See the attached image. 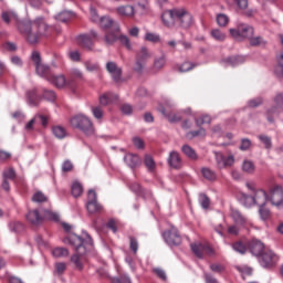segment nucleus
<instances>
[{"mask_svg": "<svg viewBox=\"0 0 283 283\" xmlns=\"http://www.w3.org/2000/svg\"><path fill=\"white\" fill-rule=\"evenodd\" d=\"M48 81L59 90H63L65 86L72 87V82L65 80V75H51L48 77Z\"/></svg>", "mask_w": 283, "mask_h": 283, "instance_id": "13", "label": "nucleus"}, {"mask_svg": "<svg viewBox=\"0 0 283 283\" xmlns=\"http://www.w3.org/2000/svg\"><path fill=\"white\" fill-rule=\"evenodd\" d=\"M124 161L126 163L127 167L133 170L138 169V167L143 165V159H140V157L135 154H126L124 156Z\"/></svg>", "mask_w": 283, "mask_h": 283, "instance_id": "17", "label": "nucleus"}, {"mask_svg": "<svg viewBox=\"0 0 283 283\" xmlns=\"http://www.w3.org/2000/svg\"><path fill=\"white\" fill-rule=\"evenodd\" d=\"M70 125L74 129L83 132L85 136H94L96 134L92 119L83 114H77L71 117Z\"/></svg>", "mask_w": 283, "mask_h": 283, "instance_id": "3", "label": "nucleus"}, {"mask_svg": "<svg viewBox=\"0 0 283 283\" xmlns=\"http://www.w3.org/2000/svg\"><path fill=\"white\" fill-rule=\"evenodd\" d=\"M84 66L86 67L87 72H98L101 70L98 63H94L92 61H86Z\"/></svg>", "mask_w": 283, "mask_h": 283, "instance_id": "52", "label": "nucleus"}, {"mask_svg": "<svg viewBox=\"0 0 283 283\" xmlns=\"http://www.w3.org/2000/svg\"><path fill=\"white\" fill-rule=\"evenodd\" d=\"M32 202H36L38 205H43V202H48V196L43 193L42 191H36L32 196Z\"/></svg>", "mask_w": 283, "mask_h": 283, "instance_id": "39", "label": "nucleus"}, {"mask_svg": "<svg viewBox=\"0 0 283 283\" xmlns=\"http://www.w3.org/2000/svg\"><path fill=\"white\" fill-rule=\"evenodd\" d=\"M245 61L247 59L243 55H233L224 59L223 63H226V65H230V67H238V65H242Z\"/></svg>", "mask_w": 283, "mask_h": 283, "instance_id": "23", "label": "nucleus"}, {"mask_svg": "<svg viewBox=\"0 0 283 283\" xmlns=\"http://www.w3.org/2000/svg\"><path fill=\"white\" fill-rule=\"evenodd\" d=\"M177 17V25L187 30L193 25V15L189 13V11L185 9H177L176 11Z\"/></svg>", "mask_w": 283, "mask_h": 283, "instance_id": "7", "label": "nucleus"}, {"mask_svg": "<svg viewBox=\"0 0 283 283\" xmlns=\"http://www.w3.org/2000/svg\"><path fill=\"white\" fill-rule=\"evenodd\" d=\"M217 23L221 28H224V25H227V23H229V17H227V14H224V13L218 14L217 15Z\"/></svg>", "mask_w": 283, "mask_h": 283, "instance_id": "57", "label": "nucleus"}, {"mask_svg": "<svg viewBox=\"0 0 283 283\" xmlns=\"http://www.w3.org/2000/svg\"><path fill=\"white\" fill-rule=\"evenodd\" d=\"M27 96L29 105L32 107H36V105H39V96H36V90L27 92Z\"/></svg>", "mask_w": 283, "mask_h": 283, "instance_id": "35", "label": "nucleus"}, {"mask_svg": "<svg viewBox=\"0 0 283 283\" xmlns=\"http://www.w3.org/2000/svg\"><path fill=\"white\" fill-rule=\"evenodd\" d=\"M251 145H252L251 139L242 138L241 139V145L239 146V149L241 151H249V149H251Z\"/></svg>", "mask_w": 283, "mask_h": 283, "instance_id": "56", "label": "nucleus"}, {"mask_svg": "<svg viewBox=\"0 0 283 283\" xmlns=\"http://www.w3.org/2000/svg\"><path fill=\"white\" fill-rule=\"evenodd\" d=\"M116 101H118V95L115 93L109 92L99 96L101 105H109L111 103H116Z\"/></svg>", "mask_w": 283, "mask_h": 283, "instance_id": "24", "label": "nucleus"}, {"mask_svg": "<svg viewBox=\"0 0 283 283\" xmlns=\"http://www.w3.org/2000/svg\"><path fill=\"white\" fill-rule=\"evenodd\" d=\"M199 202H200V206L202 207V209H208L211 205V200L205 193L200 195Z\"/></svg>", "mask_w": 283, "mask_h": 283, "instance_id": "53", "label": "nucleus"}, {"mask_svg": "<svg viewBox=\"0 0 283 283\" xmlns=\"http://www.w3.org/2000/svg\"><path fill=\"white\" fill-rule=\"evenodd\" d=\"M214 158L219 169L233 167V164L235 163V157H233V155L224 157L222 153H218V151H214Z\"/></svg>", "mask_w": 283, "mask_h": 283, "instance_id": "11", "label": "nucleus"}, {"mask_svg": "<svg viewBox=\"0 0 283 283\" xmlns=\"http://www.w3.org/2000/svg\"><path fill=\"white\" fill-rule=\"evenodd\" d=\"M145 41H149V43H160V34L147 32L145 34Z\"/></svg>", "mask_w": 283, "mask_h": 283, "instance_id": "45", "label": "nucleus"}, {"mask_svg": "<svg viewBox=\"0 0 283 283\" xmlns=\"http://www.w3.org/2000/svg\"><path fill=\"white\" fill-rule=\"evenodd\" d=\"M263 103L264 99H262V97H256L248 102V107H260Z\"/></svg>", "mask_w": 283, "mask_h": 283, "instance_id": "63", "label": "nucleus"}, {"mask_svg": "<svg viewBox=\"0 0 283 283\" xmlns=\"http://www.w3.org/2000/svg\"><path fill=\"white\" fill-rule=\"evenodd\" d=\"M167 163L172 169H180V167H182V159L180 158V154L176 150L169 153Z\"/></svg>", "mask_w": 283, "mask_h": 283, "instance_id": "21", "label": "nucleus"}, {"mask_svg": "<svg viewBox=\"0 0 283 283\" xmlns=\"http://www.w3.org/2000/svg\"><path fill=\"white\" fill-rule=\"evenodd\" d=\"M27 220L30 224H33V227H39V224H43V214H41L38 209L29 210Z\"/></svg>", "mask_w": 283, "mask_h": 283, "instance_id": "20", "label": "nucleus"}, {"mask_svg": "<svg viewBox=\"0 0 283 283\" xmlns=\"http://www.w3.org/2000/svg\"><path fill=\"white\" fill-rule=\"evenodd\" d=\"M74 78L80 81L83 80V72L80 69H71L69 78V81H71V86L74 85Z\"/></svg>", "mask_w": 283, "mask_h": 283, "instance_id": "38", "label": "nucleus"}, {"mask_svg": "<svg viewBox=\"0 0 283 283\" xmlns=\"http://www.w3.org/2000/svg\"><path fill=\"white\" fill-rule=\"evenodd\" d=\"M64 244H70L76 252V254L71 256V262L74 264L77 271H83V262H81V256L87 255L92 249H94V241L92 237L87 233H84V237L71 233L63 239Z\"/></svg>", "mask_w": 283, "mask_h": 283, "instance_id": "1", "label": "nucleus"}, {"mask_svg": "<svg viewBox=\"0 0 283 283\" xmlns=\"http://www.w3.org/2000/svg\"><path fill=\"white\" fill-rule=\"evenodd\" d=\"M116 12L117 14H119V17L132 18L134 17V14H136V9L134 8V6L126 4L117 7Z\"/></svg>", "mask_w": 283, "mask_h": 283, "instance_id": "22", "label": "nucleus"}, {"mask_svg": "<svg viewBox=\"0 0 283 283\" xmlns=\"http://www.w3.org/2000/svg\"><path fill=\"white\" fill-rule=\"evenodd\" d=\"M188 138H196V136H207V130L205 128H199L198 130H192L187 134Z\"/></svg>", "mask_w": 283, "mask_h": 283, "instance_id": "62", "label": "nucleus"}, {"mask_svg": "<svg viewBox=\"0 0 283 283\" xmlns=\"http://www.w3.org/2000/svg\"><path fill=\"white\" fill-rule=\"evenodd\" d=\"M86 209L88 213H98L99 211H103V206L98 203L96 200V191L90 190L88 191V202L86 205Z\"/></svg>", "mask_w": 283, "mask_h": 283, "instance_id": "12", "label": "nucleus"}, {"mask_svg": "<svg viewBox=\"0 0 283 283\" xmlns=\"http://www.w3.org/2000/svg\"><path fill=\"white\" fill-rule=\"evenodd\" d=\"M154 273L157 275V277H159V280L167 282V273L165 272V270L156 268L154 269Z\"/></svg>", "mask_w": 283, "mask_h": 283, "instance_id": "64", "label": "nucleus"}, {"mask_svg": "<svg viewBox=\"0 0 283 283\" xmlns=\"http://www.w3.org/2000/svg\"><path fill=\"white\" fill-rule=\"evenodd\" d=\"M210 35L214 41L222 43L227 40V33L222 32L220 29H213L210 31Z\"/></svg>", "mask_w": 283, "mask_h": 283, "instance_id": "30", "label": "nucleus"}, {"mask_svg": "<svg viewBox=\"0 0 283 283\" xmlns=\"http://www.w3.org/2000/svg\"><path fill=\"white\" fill-rule=\"evenodd\" d=\"M276 262L277 255H275L273 251H266L262 254L261 266H263V269H269V266H273Z\"/></svg>", "mask_w": 283, "mask_h": 283, "instance_id": "19", "label": "nucleus"}, {"mask_svg": "<svg viewBox=\"0 0 283 283\" xmlns=\"http://www.w3.org/2000/svg\"><path fill=\"white\" fill-rule=\"evenodd\" d=\"M176 12H178V9L167 10L161 14V21L166 28H174V25H176Z\"/></svg>", "mask_w": 283, "mask_h": 283, "instance_id": "14", "label": "nucleus"}, {"mask_svg": "<svg viewBox=\"0 0 283 283\" xmlns=\"http://www.w3.org/2000/svg\"><path fill=\"white\" fill-rule=\"evenodd\" d=\"M201 174L206 180H216V172L209 168H202Z\"/></svg>", "mask_w": 283, "mask_h": 283, "instance_id": "50", "label": "nucleus"}, {"mask_svg": "<svg viewBox=\"0 0 283 283\" xmlns=\"http://www.w3.org/2000/svg\"><path fill=\"white\" fill-rule=\"evenodd\" d=\"M117 41H119L125 49L132 50V41H129V36L120 34L118 35Z\"/></svg>", "mask_w": 283, "mask_h": 283, "instance_id": "47", "label": "nucleus"}, {"mask_svg": "<svg viewBox=\"0 0 283 283\" xmlns=\"http://www.w3.org/2000/svg\"><path fill=\"white\" fill-rule=\"evenodd\" d=\"M242 169L245 174H253L255 171V164L251 160H244Z\"/></svg>", "mask_w": 283, "mask_h": 283, "instance_id": "44", "label": "nucleus"}, {"mask_svg": "<svg viewBox=\"0 0 283 283\" xmlns=\"http://www.w3.org/2000/svg\"><path fill=\"white\" fill-rule=\"evenodd\" d=\"M43 220H52L53 222H59L60 216L56 212H53L51 210H43L42 214Z\"/></svg>", "mask_w": 283, "mask_h": 283, "instance_id": "37", "label": "nucleus"}, {"mask_svg": "<svg viewBox=\"0 0 283 283\" xmlns=\"http://www.w3.org/2000/svg\"><path fill=\"white\" fill-rule=\"evenodd\" d=\"M129 247L134 255H136V253H138V239L135 237H129Z\"/></svg>", "mask_w": 283, "mask_h": 283, "instance_id": "60", "label": "nucleus"}, {"mask_svg": "<svg viewBox=\"0 0 283 283\" xmlns=\"http://www.w3.org/2000/svg\"><path fill=\"white\" fill-rule=\"evenodd\" d=\"M253 27L249 24H240L237 29H230V34L235 41H244V39H251L253 36Z\"/></svg>", "mask_w": 283, "mask_h": 283, "instance_id": "5", "label": "nucleus"}, {"mask_svg": "<svg viewBox=\"0 0 283 283\" xmlns=\"http://www.w3.org/2000/svg\"><path fill=\"white\" fill-rule=\"evenodd\" d=\"M167 63V57L165 55H161L160 57L155 59L153 70L155 72H160L165 67Z\"/></svg>", "mask_w": 283, "mask_h": 283, "instance_id": "31", "label": "nucleus"}, {"mask_svg": "<svg viewBox=\"0 0 283 283\" xmlns=\"http://www.w3.org/2000/svg\"><path fill=\"white\" fill-rule=\"evenodd\" d=\"M43 98H45V101H50L51 103H54V101H56V93L52 90H43Z\"/></svg>", "mask_w": 283, "mask_h": 283, "instance_id": "48", "label": "nucleus"}, {"mask_svg": "<svg viewBox=\"0 0 283 283\" xmlns=\"http://www.w3.org/2000/svg\"><path fill=\"white\" fill-rule=\"evenodd\" d=\"M77 41L85 48L86 50H92L94 42H92V38L87 34L78 35Z\"/></svg>", "mask_w": 283, "mask_h": 283, "instance_id": "28", "label": "nucleus"}, {"mask_svg": "<svg viewBox=\"0 0 283 283\" xmlns=\"http://www.w3.org/2000/svg\"><path fill=\"white\" fill-rule=\"evenodd\" d=\"M196 66H197V64L191 63V62H189V61H186V62H184L182 64H180V65L178 66V70H179V72H181V73L191 72V70H193V67H196Z\"/></svg>", "mask_w": 283, "mask_h": 283, "instance_id": "43", "label": "nucleus"}, {"mask_svg": "<svg viewBox=\"0 0 283 283\" xmlns=\"http://www.w3.org/2000/svg\"><path fill=\"white\" fill-rule=\"evenodd\" d=\"M233 251L237 253H240L241 255H244L247 253V245L242 243V241H237L232 244Z\"/></svg>", "mask_w": 283, "mask_h": 283, "instance_id": "42", "label": "nucleus"}, {"mask_svg": "<svg viewBox=\"0 0 283 283\" xmlns=\"http://www.w3.org/2000/svg\"><path fill=\"white\" fill-rule=\"evenodd\" d=\"M148 59H151V54H149L147 46H142L139 53H137L136 60L147 63Z\"/></svg>", "mask_w": 283, "mask_h": 283, "instance_id": "34", "label": "nucleus"}, {"mask_svg": "<svg viewBox=\"0 0 283 283\" xmlns=\"http://www.w3.org/2000/svg\"><path fill=\"white\" fill-rule=\"evenodd\" d=\"M2 21H4V23H10L11 21H19V15L14 11H3Z\"/></svg>", "mask_w": 283, "mask_h": 283, "instance_id": "32", "label": "nucleus"}, {"mask_svg": "<svg viewBox=\"0 0 283 283\" xmlns=\"http://www.w3.org/2000/svg\"><path fill=\"white\" fill-rule=\"evenodd\" d=\"M71 193L74 198L83 196V185H81L78 181L73 182Z\"/></svg>", "mask_w": 283, "mask_h": 283, "instance_id": "36", "label": "nucleus"}, {"mask_svg": "<svg viewBox=\"0 0 283 283\" xmlns=\"http://www.w3.org/2000/svg\"><path fill=\"white\" fill-rule=\"evenodd\" d=\"M52 253L54 258H67L70 250L67 248H55Z\"/></svg>", "mask_w": 283, "mask_h": 283, "instance_id": "41", "label": "nucleus"}, {"mask_svg": "<svg viewBox=\"0 0 283 283\" xmlns=\"http://www.w3.org/2000/svg\"><path fill=\"white\" fill-rule=\"evenodd\" d=\"M245 200L250 202H245V207H253V205H258V207H265L266 201L269 200V195L264 190H256L254 197L245 196Z\"/></svg>", "mask_w": 283, "mask_h": 283, "instance_id": "8", "label": "nucleus"}, {"mask_svg": "<svg viewBox=\"0 0 283 283\" xmlns=\"http://www.w3.org/2000/svg\"><path fill=\"white\" fill-rule=\"evenodd\" d=\"M259 213L263 220H269V218H271V210L266 209L264 206H260Z\"/></svg>", "mask_w": 283, "mask_h": 283, "instance_id": "61", "label": "nucleus"}, {"mask_svg": "<svg viewBox=\"0 0 283 283\" xmlns=\"http://www.w3.org/2000/svg\"><path fill=\"white\" fill-rule=\"evenodd\" d=\"M259 140H261V143H263V145L265 146V149H271V147L273 146V144L271 142V137H269L266 135H259Z\"/></svg>", "mask_w": 283, "mask_h": 283, "instance_id": "59", "label": "nucleus"}, {"mask_svg": "<svg viewBox=\"0 0 283 283\" xmlns=\"http://www.w3.org/2000/svg\"><path fill=\"white\" fill-rule=\"evenodd\" d=\"M72 17V12L70 11H62L56 15V20L61 23H65L66 21H70Z\"/></svg>", "mask_w": 283, "mask_h": 283, "instance_id": "51", "label": "nucleus"}, {"mask_svg": "<svg viewBox=\"0 0 283 283\" xmlns=\"http://www.w3.org/2000/svg\"><path fill=\"white\" fill-rule=\"evenodd\" d=\"M18 29L22 34H25L27 41L34 45L39 43L41 36H48L50 34V25L45 22V18L38 17L32 20H25L19 23Z\"/></svg>", "mask_w": 283, "mask_h": 283, "instance_id": "2", "label": "nucleus"}, {"mask_svg": "<svg viewBox=\"0 0 283 283\" xmlns=\"http://www.w3.org/2000/svg\"><path fill=\"white\" fill-rule=\"evenodd\" d=\"M249 40L252 48H258V45H266V41H264V38L262 36H251Z\"/></svg>", "mask_w": 283, "mask_h": 283, "instance_id": "46", "label": "nucleus"}, {"mask_svg": "<svg viewBox=\"0 0 283 283\" xmlns=\"http://www.w3.org/2000/svg\"><path fill=\"white\" fill-rule=\"evenodd\" d=\"M144 165L148 169V171H154V169H156V161L154 160V157H151L150 155L145 156Z\"/></svg>", "mask_w": 283, "mask_h": 283, "instance_id": "40", "label": "nucleus"}, {"mask_svg": "<svg viewBox=\"0 0 283 283\" xmlns=\"http://www.w3.org/2000/svg\"><path fill=\"white\" fill-rule=\"evenodd\" d=\"M268 200L273 207H283V187L275 186L268 195Z\"/></svg>", "mask_w": 283, "mask_h": 283, "instance_id": "9", "label": "nucleus"}, {"mask_svg": "<svg viewBox=\"0 0 283 283\" xmlns=\"http://www.w3.org/2000/svg\"><path fill=\"white\" fill-rule=\"evenodd\" d=\"M248 247L250 249V253H252V255H255L256 258L264 253V243H262V241L258 239H252L251 241H249Z\"/></svg>", "mask_w": 283, "mask_h": 283, "instance_id": "18", "label": "nucleus"}, {"mask_svg": "<svg viewBox=\"0 0 283 283\" xmlns=\"http://www.w3.org/2000/svg\"><path fill=\"white\" fill-rule=\"evenodd\" d=\"M31 59L35 64V72L39 76L48 80L50 75V67L41 62V53L39 51H33Z\"/></svg>", "mask_w": 283, "mask_h": 283, "instance_id": "6", "label": "nucleus"}, {"mask_svg": "<svg viewBox=\"0 0 283 283\" xmlns=\"http://www.w3.org/2000/svg\"><path fill=\"white\" fill-rule=\"evenodd\" d=\"M190 249L192 253L196 255V258H199L202 260L205 258V244L202 243H192L190 244Z\"/></svg>", "mask_w": 283, "mask_h": 283, "instance_id": "25", "label": "nucleus"}, {"mask_svg": "<svg viewBox=\"0 0 283 283\" xmlns=\"http://www.w3.org/2000/svg\"><path fill=\"white\" fill-rule=\"evenodd\" d=\"M209 123H211V116L209 115H203L196 119V125L198 127H201V125H209Z\"/></svg>", "mask_w": 283, "mask_h": 283, "instance_id": "55", "label": "nucleus"}, {"mask_svg": "<svg viewBox=\"0 0 283 283\" xmlns=\"http://www.w3.org/2000/svg\"><path fill=\"white\" fill-rule=\"evenodd\" d=\"M231 217L237 224H247V217H244L239 210L232 209Z\"/></svg>", "mask_w": 283, "mask_h": 283, "instance_id": "26", "label": "nucleus"}, {"mask_svg": "<svg viewBox=\"0 0 283 283\" xmlns=\"http://www.w3.org/2000/svg\"><path fill=\"white\" fill-rule=\"evenodd\" d=\"M106 70L111 74L115 83H118L120 81V76H123V69L118 67L115 62H107Z\"/></svg>", "mask_w": 283, "mask_h": 283, "instance_id": "15", "label": "nucleus"}, {"mask_svg": "<svg viewBox=\"0 0 283 283\" xmlns=\"http://www.w3.org/2000/svg\"><path fill=\"white\" fill-rule=\"evenodd\" d=\"M52 134L55 138H59V140H63V138L67 136V130L63 126H53Z\"/></svg>", "mask_w": 283, "mask_h": 283, "instance_id": "29", "label": "nucleus"}, {"mask_svg": "<svg viewBox=\"0 0 283 283\" xmlns=\"http://www.w3.org/2000/svg\"><path fill=\"white\" fill-rule=\"evenodd\" d=\"M163 238L165 242L168 243L169 247H178V244L182 242V238L180 237L176 228L165 231L163 233Z\"/></svg>", "mask_w": 283, "mask_h": 283, "instance_id": "10", "label": "nucleus"}, {"mask_svg": "<svg viewBox=\"0 0 283 283\" xmlns=\"http://www.w3.org/2000/svg\"><path fill=\"white\" fill-rule=\"evenodd\" d=\"M181 151L182 154H185V156H187V158H189L190 160H198V154L196 153L195 149L191 148V146L189 145H184L181 147Z\"/></svg>", "mask_w": 283, "mask_h": 283, "instance_id": "27", "label": "nucleus"}, {"mask_svg": "<svg viewBox=\"0 0 283 283\" xmlns=\"http://www.w3.org/2000/svg\"><path fill=\"white\" fill-rule=\"evenodd\" d=\"M129 189L137 196H143V193H145V191L143 190V187L138 182L130 184Z\"/></svg>", "mask_w": 283, "mask_h": 283, "instance_id": "54", "label": "nucleus"}, {"mask_svg": "<svg viewBox=\"0 0 283 283\" xmlns=\"http://www.w3.org/2000/svg\"><path fill=\"white\" fill-rule=\"evenodd\" d=\"M97 22H99V28H102V30H109V28H113L115 32H120V25L107 15L99 18V21Z\"/></svg>", "mask_w": 283, "mask_h": 283, "instance_id": "16", "label": "nucleus"}, {"mask_svg": "<svg viewBox=\"0 0 283 283\" xmlns=\"http://www.w3.org/2000/svg\"><path fill=\"white\" fill-rule=\"evenodd\" d=\"M104 41L106 45H114L118 41V35L116 34V31L113 29V31L106 33L104 36Z\"/></svg>", "mask_w": 283, "mask_h": 283, "instance_id": "33", "label": "nucleus"}, {"mask_svg": "<svg viewBox=\"0 0 283 283\" xmlns=\"http://www.w3.org/2000/svg\"><path fill=\"white\" fill-rule=\"evenodd\" d=\"M3 178L4 180H14V178H17V172L14 171V168H9L4 170Z\"/></svg>", "mask_w": 283, "mask_h": 283, "instance_id": "58", "label": "nucleus"}, {"mask_svg": "<svg viewBox=\"0 0 283 283\" xmlns=\"http://www.w3.org/2000/svg\"><path fill=\"white\" fill-rule=\"evenodd\" d=\"M274 105L266 109L265 116L269 123H275V116L283 112V93H276L273 97Z\"/></svg>", "mask_w": 283, "mask_h": 283, "instance_id": "4", "label": "nucleus"}, {"mask_svg": "<svg viewBox=\"0 0 283 283\" xmlns=\"http://www.w3.org/2000/svg\"><path fill=\"white\" fill-rule=\"evenodd\" d=\"M279 64L275 66L274 72L276 76L283 78V53L277 57Z\"/></svg>", "mask_w": 283, "mask_h": 283, "instance_id": "49", "label": "nucleus"}]
</instances>
